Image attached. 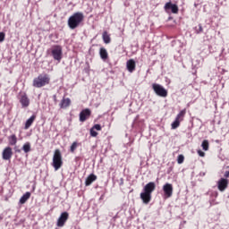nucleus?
Masks as SVG:
<instances>
[{"label": "nucleus", "instance_id": "b1692460", "mask_svg": "<svg viewBox=\"0 0 229 229\" xmlns=\"http://www.w3.org/2000/svg\"><path fill=\"white\" fill-rule=\"evenodd\" d=\"M22 149L24 153H30V151H31V144H30V142L25 143L22 147Z\"/></svg>", "mask_w": 229, "mask_h": 229}, {"label": "nucleus", "instance_id": "4be33fe9", "mask_svg": "<svg viewBox=\"0 0 229 229\" xmlns=\"http://www.w3.org/2000/svg\"><path fill=\"white\" fill-rule=\"evenodd\" d=\"M8 141L10 146H15V144H17V136L15 134H12L8 137Z\"/></svg>", "mask_w": 229, "mask_h": 229}, {"label": "nucleus", "instance_id": "412c9836", "mask_svg": "<svg viewBox=\"0 0 229 229\" xmlns=\"http://www.w3.org/2000/svg\"><path fill=\"white\" fill-rule=\"evenodd\" d=\"M187 114V109H182L180 113L176 115L175 119L179 120L181 123L183 121L185 114Z\"/></svg>", "mask_w": 229, "mask_h": 229}, {"label": "nucleus", "instance_id": "2f4dec72", "mask_svg": "<svg viewBox=\"0 0 229 229\" xmlns=\"http://www.w3.org/2000/svg\"><path fill=\"white\" fill-rule=\"evenodd\" d=\"M197 33H203V27L201 25H199V30H197Z\"/></svg>", "mask_w": 229, "mask_h": 229}, {"label": "nucleus", "instance_id": "c85d7f7f", "mask_svg": "<svg viewBox=\"0 0 229 229\" xmlns=\"http://www.w3.org/2000/svg\"><path fill=\"white\" fill-rule=\"evenodd\" d=\"M90 135L91 137H96L98 135V131H94L93 128L90 129Z\"/></svg>", "mask_w": 229, "mask_h": 229}, {"label": "nucleus", "instance_id": "6ab92c4d", "mask_svg": "<svg viewBox=\"0 0 229 229\" xmlns=\"http://www.w3.org/2000/svg\"><path fill=\"white\" fill-rule=\"evenodd\" d=\"M102 38L105 44H110V42H112V38H110V35L108 34L107 31L103 32Z\"/></svg>", "mask_w": 229, "mask_h": 229}, {"label": "nucleus", "instance_id": "0eeeda50", "mask_svg": "<svg viewBox=\"0 0 229 229\" xmlns=\"http://www.w3.org/2000/svg\"><path fill=\"white\" fill-rule=\"evenodd\" d=\"M18 99L21 105L22 108H28L30 106V98L28 97V94L26 92H21L19 94Z\"/></svg>", "mask_w": 229, "mask_h": 229}, {"label": "nucleus", "instance_id": "dca6fc26", "mask_svg": "<svg viewBox=\"0 0 229 229\" xmlns=\"http://www.w3.org/2000/svg\"><path fill=\"white\" fill-rule=\"evenodd\" d=\"M37 119V115L32 114L25 123L24 130H30L31 127V124L35 123V120Z\"/></svg>", "mask_w": 229, "mask_h": 229}, {"label": "nucleus", "instance_id": "20e7f679", "mask_svg": "<svg viewBox=\"0 0 229 229\" xmlns=\"http://www.w3.org/2000/svg\"><path fill=\"white\" fill-rule=\"evenodd\" d=\"M62 165H64V161L62 160V152L60 149H55L53 157V167L55 169V171H58Z\"/></svg>", "mask_w": 229, "mask_h": 229}, {"label": "nucleus", "instance_id": "9b49d317", "mask_svg": "<svg viewBox=\"0 0 229 229\" xmlns=\"http://www.w3.org/2000/svg\"><path fill=\"white\" fill-rule=\"evenodd\" d=\"M12 157H13V151L12 150L11 147H6L4 148L2 152L3 160H12Z\"/></svg>", "mask_w": 229, "mask_h": 229}, {"label": "nucleus", "instance_id": "473e14b6", "mask_svg": "<svg viewBox=\"0 0 229 229\" xmlns=\"http://www.w3.org/2000/svg\"><path fill=\"white\" fill-rule=\"evenodd\" d=\"M225 178H229V171H226V172L225 173Z\"/></svg>", "mask_w": 229, "mask_h": 229}, {"label": "nucleus", "instance_id": "7c9ffc66", "mask_svg": "<svg viewBox=\"0 0 229 229\" xmlns=\"http://www.w3.org/2000/svg\"><path fill=\"white\" fill-rule=\"evenodd\" d=\"M197 153H198L199 157H205V152H203V151L200 150V149L198 150Z\"/></svg>", "mask_w": 229, "mask_h": 229}, {"label": "nucleus", "instance_id": "f257e3e1", "mask_svg": "<svg viewBox=\"0 0 229 229\" xmlns=\"http://www.w3.org/2000/svg\"><path fill=\"white\" fill-rule=\"evenodd\" d=\"M155 189H157V184H155L153 182L147 183L143 187V191L140 193V198L145 205H148L150 203L152 194L155 192Z\"/></svg>", "mask_w": 229, "mask_h": 229}, {"label": "nucleus", "instance_id": "9d476101", "mask_svg": "<svg viewBox=\"0 0 229 229\" xmlns=\"http://www.w3.org/2000/svg\"><path fill=\"white\" fill-rule=\"evenodd\" d=\"M173 184L166 182L164 186H163V192L165 194V198H171L173 196Z\"/></svg>", "mask_w": 229, "mask_h": 229}, {"label": "nucleus", "instance_id": "a211bd4d", "mask_svg": "<svg viewBox=\"0 0 229 229\" xmlns=\"http://www.w3.org/2000/svg\"><path fill=\"white\" fill-rule=\"evenodd\" d=\"M30 198H31V192L27 191L25 194H23L21 196V198L20 199V203L21 205H24V203H26V201H28L30 199Z\"/></svg>", "mask_w": 229, "mask_h": 229}, {"label": "nucleus", "instance_id": "72a5a7b5", "mask_svg": "<svg viewBox=\"0 0 229 229\" xmlns=\"http://www.w3.org/2000/svg\"><path fill=\"white\" fill-rule=\"evenodd\" d=\"M54 101L56 103V95H54Z\"/></svg>", "mask_w": 229, "mask_h": 229}, {"label": "nucleus", "instance_id": "ddd939ff", "mask_svg": "<svg viewBox=\"0 0 229 229\" xmlns=\"http://www.w3.org/2000/svg\"><path fill=\"white\" fill-rule=\"evenodd\" d=\"M227 187H228V181H227V179L221 178L218 181V190L221 192H223L224 191H226Z\"/></svg>", "mask_w": 229, "mask_h": 229}, {"label": "nucleus", "instance_id": "f03ea898", "mask_svg": "<svg viewBox=\"0 0 229 229\" xmlns=\"http://www.w3.org/2000/svg\"><path fill=\"white\" fill-rule=\"evenodd\" d=\"M85 16L83 15V13H75L68 19V26L70 30H76L80 26V24L82 23L84 21Z\"/></svg>", "mask_w": 229, "mask_h": 229}, {"label": "nucleus", "instance_id": "cd10ccee", "mask_svg": "<svg viewBox=\"0 0 229 229\" xmlns=\"http://www.w3.org/2000/svg\"><path fill=\"white\" fill-rule=\"evenodd\" d=\"M93 130H97V131H101V125L100 124H95L93 127Z\"/></svg>", "mask_w": 229, "mask_h": 229}, {"label": "nucleus", "instance_id": "423d86ee", "mask_svg": "<svg viewBox=\"0 0 229 229\" xmlns=\"http://www.w3.org/2000/svg\"><path fill=\"white\" fill-rule=\"evenodd\" d=\"M51 53L54 60H56L57 62L62 61V55H63L62 46H59V45L53 46Z\"/></svg>", "mask_w": 229, "mask_h": 229}, {"label": "nucleus", "instance_id": "6e6552de", "mask_svg": "<svg viewBox=\"0 0 229 229\" xmlns=\"http://www.w3.org/2000/svg\"><path fill=\"white\" fill-rule=\"evenodd\" d=\"M90 115H92V111L89 108H85L82 111H81L79 114V120L81 123H85L87 119L90 118Z\"/></svg>", "mask_w": 229, "mask_h": 229}, {"label": "nucleus", "instance_id": "f8f14e48", "mask_svg": "<svg viewBox=\"0 0 229 229\" xmlns=\"http://www.w3.org/2000/svg\"><path fill=\"white\" fill-rule=\"evenodd\" d=\"M165 12H167V10H171L172 13H178L179 9H178V5L168 2L165 4Z\"/></svg>", "mask_w": 229, "mask_h": 229}, {"label": "nucleus", "instance_id": "2eb2a0df", "mask_svg": "<svg viewBox=\"0 0 229 229\" xmlns=\"http://www.w3.org/2000/svg\"><path fill=\"white\" fill-rule=\"evenodd\" d=\"M98 180V176L94 174H90L85 181V185L86 187H89V185H92V183H94V182H96Z\"/></svg>", "mask_w": 229, "mask_h": 229}, {"label": "nucleus", "instance_id": "c756f323", "mask_svg": "<svg viewBox=\"0 0 229 229\" xmlns=\"http://www.w3.org/2000/svg\"><path fill=\"white\" fill-rule=\"evenodd\" d=\"M4 41V32H0V42Z\"/></svg>", "mask_w": 229, "mask_h": 229}, {"label": "nucleus", "instance_id": "bb28decb", "mask_svg": "<svg viewBox=\"0 0 229 229\" xmlns=\"http://www.w3.org/2000/svg\"><path fill=\"white\" fill-rule=\"evenodd\" d=\"M185 160V157H183V155H179L177 157V163L178 164H183V161Z\"/></svg>", "mask_w": 229, "mask_h": 229}, {"label": "nucleus", "instance_id": "f3484780", "mask_svg": "<svg viewBox=\"0 0 229 229\" xmlns=\"http://www.w3.org/2000/svg\"><path fill=\"white\" fill-rule=\"evenodd\" d=\"M126 67H127V71H129V72H133V71H135V67H136L135 60H133V59L128 60L127 64H126Z\"/></svg>", "mask_w": 229, "mask_h": 229}, {"label": "nucleus", "instance_id": "7ed1b4c3", "mask_svg": "<svg viewBox=\"0 0 229 229\" xmlns=\"http://www.w3.org/2000/svg\"><path fill=\"white\" fill-rule=\"evenodd\" d=\"M50 83L51 77L47 73H43L34 78L32 85L36 89H42V87H46V85H49Z\"/></svg>", "mask_w": 229, "mask_h": 229}, {"label": "nucleus", "instance_id": "a878e982", "mask_svg": "<svg viewBox=\"0 0 229 229\" xmlns=\"http://www.w3.org/2000/svg\"><path fill=\"white\" fill-rule=\"evenodd\" d=\"M180 123H182V122L175 118V120L171 124L172 130H176V128H178L180 126Z\"/></svg>", "mask_w": 229, "mask_h": 229}, {"label": "nucleus", "instance_id": "393cba45", "mask_svg": "<svg viewBox=\"0 0 229 229\" xmlns=\"http://www.w3.org/2000/svg\"><path fill=\"white\" fill-rule=\"evenodd\" d=\"M78 146H80V143L77 141H74L71 147H70V151L71 153H74L76 151V149L78 148Z\"/></svg>", "mask_w": 229, "mask_h": 229}, {"label": "nucleus", "instance_id": "f704fd0d", "mask_svg": "<svg viewBox=\"0 0 229 229\" xmlns=\"http://www.w3.org/2000/svg\"><path fill=\"white\" fill-rule=\"evenodd\" d=\"M0 221H3V216L0 215Z\"/></svg>", "mask_w": 229, "mask_h": 229}, {"label": "nucleus", "instance_id": "aec40b11", "mask_svg": "<svg viewBox=\"0 0 229 229\" xmlns=\"http://www.w3.org/2000/svg\"><path fill=\"white\" fill-rule=\"evenodd\" d=\"M99 55H100V58H102V60H106L108 58V52L106 51V49L105 47L100 48Z\"/></svg>", "mask_w": 229, "mask_h": 229}, {"label": "nucleus", "instance_id": "5701e85b", "mask_svg": "<svg viewBox=\"0 0 229 229\" xmlns=\"http://www.w3.org/2000/svg\"><path fill=\"white\" fill-rule=\"evenodd\" d=\"M210 144L208 143V140H204L201 143V148L204 151H208Z\"/></svg>", "mask_w": 229, "mask_h": 229}, {"label": "nucleus", "instance_id": "1a4fd4ad", "mask_svg": "<svg viewBox=\"0 0 229 229\" xmlns=\"http://www.w3.org/2000/svg\"><path fill=\"white\" fill-rule=\"evenodd\" d=\"M68 219H69V213L63 212L60 215L59 218L57 219L56 226H58L59 228L65 226V223H67Z\"/></svg>", "mask_w": 229, "mask_h": 229}, {"label": "nucleus", "instance_id": "4468645a", "mask_svg": "<svg viewBox=\"0 0 229 229\" xmlns=\"http://www.w3.org/2000/svg\"><path fill=\"white\" fill-rule=\"evenodd\" d=\"M71 98L64 97L59 104V106L62 109L69 108V106H71Z\"/></svg>", "mask_w": 229, "mask_h": 229}, {"label": "nucleus", "instance_id": "39448f33", "mask_svg": "<svg viewBox=\"0 0 229 229\" xmlns=\"http://www.w3.org/2000/svg\"><path fill=\"white\" fill-rule=\"evenodd\" d=\"M152 89L159 98H167V89H165L162 85L154 83L152 84Z\"/></svg>", "mask_w": 229, "mask_h": 229}, {"label": "nucleus", "instance_id": "c9c22d12", "mask_svg": "<svg viewBox=\"0 0 229 229\" xmlns=\"http://www.w3.org/2000/svg\"><path fill=\"white\" fill-rule=\"evenodd\" d=\"M16 151H18V153H21V150H16Z\"/></svg>", "mask_w": 229, "mask_h": 229}]
</instances>
